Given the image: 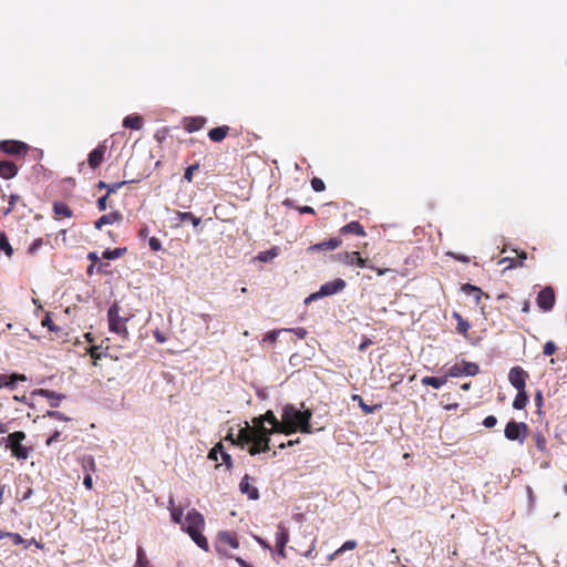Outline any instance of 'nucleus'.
I'll use <instances>...</instances> for the list:
<instances>
[{
	"mask_svg": "<svg viewBox=\"0 0 567 567\" xmlns=\"http://www.w3.org/2000/svg\"><path fill=\"white\" fill-rule=\"evenodd\" d=\"M282 430L281 433L289 435L296 432L305 434L312 433L311 419L312 411L301 410L292 404H286L281 413Z\"/></svg>",
	"mask_w": 567,
	"mask_h": 567,
	"instance_id": "obj_1",
	"label": "nucleus"
},
{
	"mask_svg": "<svg viewBox=\"0 0 567 567\" xmlns=\"http://www.w3.org/2000/svg\"><path fill=\"white\" fill-rule=\"evenodd\" d=\"M275 433L265 425H255V427L246 426L239 430L237 440L244 444H251L248 452L250 455L265 453L270 450L269 442L271 434Z\"/></svg>",
	"mask_w": 567,
	"mask_h": 567,
	"instance_id": "obj_2",
	"label": "nucleus"
},
{
	"mask_svg": "<svg viewBox=\"0 0 567 567\" xmlns=\"http://www.w3.org/2000/svg\"><path fill=\"white\" fill-rule=\"evenodd\" d=\"M107 320L110 331L125 338L127 336V328L124 319L120 316V306L115 302L107 310Z\"/></svg>",
	"mask_w": 567,
	"mask_h": 567,
	"instance_id": "obj_3",
	"label": "nucleus"
},
{
	"mask_svg": "<svg viewBox=\"0 0 567 567\" xmlns=\"http://www.w3.org/2000/svg\"><path fill=\"white\" fill-rule=\"evenodd\" d=\"M480 372V367L474 362H467L462 360L451 365L446 371V377L460 378V377H474Z\"/></svg>",
	"mask_w": 567,
	"mask_h": 567,
	"instance_id": "obj_4",
	"label": "nucleus"
},
{
	"mask_svg": "<svg viewBox=\"0 0 567 567\" xmlns=\"http://www.w3.org/2000/svg\"><path fill=\"white\" fill-rule=\"evenodd\" d=\"M528 434V426L524 422L509 421L504 430V435L509 441L523 444Z\"/></svg>",
	"mask_w": 567,
	"mask_h": 567,
	"instance_id": "obj_5",
	"label": "nucleus"
},
{
	"mask_svg": "<svg viewBox=\"0 0 567 567\" xmlns=\"http://www.w3.org/2000/svg\"><path fill=\"white\" fill-rule=\"evenodd\" d=\"M205 526L204 516L195 508L188 511L185 517V524L182 525V530L187 534L203 530Z\"/></svg>",
	"mask_w": 567,
	"mask_h": 567,
	"instance_id": "obj_6",
	"label": "nucleus"
},
{
	"mask_svg": "<svg viewBox=\"0 0 567 567\" xmlns=\"http://www.w3.org/2000/svg\"><path fill=\"white\" fill-rule=\"evenodd\" d=\"M528 378V373L522 367H513L508 373L509 383L517 391H525L526 389V380Z\"/></svg>",
	"mask_w": 567,
	"mask_h": 567,
	"instance_id": "obj_7",
	"label": "nucleus"
},
{
	"mask_svg": "<svg viewBox=\"0 0 567 567\" xmlns=\"http://www.w3.org/2000/svg\"><path fill=\"white\" fill-rule=\"evenodd\" d=\"M555 305V291L550 286L543 288L537 296V306L543 311H550Z\"/></svg>",
	"mask_w": 567,
	"mask_h": 567,
	"instance_id": "obj_8",
	"label": "nucleus"
},
{
	"mask_svg": "<svg viewBox=\"0 0 567 567\" xmlns=\"http://www.w3.org/2000/svg\"><path fill=\"white\" fill-rule=\"evenodd\" d=\"M0 151L10 155H20L28 152V145L20 141L4 140L0 142Z\"/></svg>",
	"mask_w": 567,
	"mask_h": 567,
	"instance_id": "obj_9",
	"label": "nucleus"
},
{
	"mask_svg": "<svg viewBox=\"0 0 567 567\" xmlns=\"http://www.w3.org/2000/svg\"><path fill=\"white\" fill-rule=\"evenodd\" d=\"M338 259L346 265H357L360 268H371L367 259L361 258L358 251H344L337 255Z\"/></svg>",
	"mask_w": 567,
	"mask_h": 567,
	"instance_id": "obj_10",
	"label": "nucleus"
},
{
	"mask_svg": "<svg viewBox=\"0 0 567 567\" xmlns=\"http://www.w3.org/2000/svg\"><path fill=\"white\" fill-rule=\"evenodd\" d=\"M346 288V281L341 278H337L332 281H328L320 286L318 290L321 297H329L342 291Z\"/></svg>",
	"mask_w": 567,
	"mask_h": 567,
	"instance_id": "obj_11",
	"label": "nucleus"
},
{
	"mask_svg": "<svg viewBox=\"0 0 567 567\" xmlns=\"http://www.w3.org/2000/svg\"><path fill=\"white\" fill-rule=\"evenodd\" d=\"M265 423H268L270 424L272 427L270 430H272L274 432H280L281 433V430H282V420L279 421L275 413L269 410L267 411L264 415H260L259 417H257L255 420V425H265Z\"/></svg>",
	"mask_w": 567,
	"mask_h": 567,
	"instance_id": "obj_12",
	"label": "nucleus"
},
{
	"mask_svg": "<svg viewBox=\"0 0 567 567\" xmlns=\"http://www.w3.org/2000/svg\"><path fill=\"white\" fill-rule=\"evenodd\" d=\"M105 152V144H100L92 150L87 156L89 166L93 169L97 168L104 159Z\"/></svg>",
	"mask_w": 567,
	"mask_h": 567,
	"instance_id": "obj_13",
	"label": "nucleus"
},
{
	"mask_svg": "<svg viewBox=\"0 0 567 567\" xmlns=\"http://www.w3.org/2000/svg\"><path fill=\"white\" fill-rule=\"evenodd\" d=\"M342 240L338 237L320 241L308 247L309 252L334 250L341 245Z\"/></svg>",
	"mask_w": 567,
	"mask_h": 567,
	"instance_id": "obj_14",
	"label": "nucleus"
},
{
	"mask_svg": "<svg viewBox=\"0 0 567 567\" xmlns=\"http://www.w3.org/2000/svg\"><path fill=\"white\" fill-rule=\"evenodd\" d=\"M34 395H40L47 398L52 408H58L62 400L65 399V395L62 393H56L54 391L48 389H39L33 392Z\"/></svg>",
	"mask_w": 567,
	"mask_h": 567,
	"instance_id": "obj_15",
	"label": "nucleus"
},
{
	"mask_svg": "<svg viewBox=\"0 0 567 567\" xmlns=\"http://www.w3.org/2000/svg\"><path fill=\"white\" fill-rule=\"evenodd\" d=\"M239 491L243 494H246L249 499L256 501L259 498V491L257 487L249 484V476L247 474L241 478L239 483Z\"/></svg>",
	"mask_w": 567,
	"mask_h": 567,
	"instance_id": "obj_16",
	"label": "nucleus"
},
{
	"mask_svg": "<svg viewBox=\"0 0 567 567\" xmlns=\"http://www.w3.org/2000/svg\"><path fill=\"white\" fill-rule=\"evenodd\" d=\"M18 174V167L13 162L0 161V177L3 179H11Z\"/></svg>",
	"mask_w": 567,
	"mask_h": 567,
	"instance_id": "obj_17",
	"label": "nucleus"
},
{
	"mask_svg": "<svg viewBox=\"0 0 567 567\" xmlns=\"http://www.w3.org/2000/svg\"><path fill=\"white\" fill-rule=\"evenodd\" d=\"M276 547H286L289 542V532L284 525V523H279L277 525V530L275 535Z\"/></svg>",
	"mask_w": 567,
	"mask_h": 567,
	"instance_id": "obj_18",
	"label": "nucleus"
},
{
	"mask_svg": "<svg viewBox=\"0 0 567 567\" xmlns=\"http://www.w3.org/2000/svg\"><path fill=\"white\" fill-rule=\"evenodd\" d=\"M122 219V215L120 212H112L110 214L102 215L96 221H95V228L101 229L104 225H110L115 221H120Z\"/></svg>",
	"mask_w": 567,
	"mask_h": 567,
	"instance_id": "obj_19",
	"label": "nucleus"
},
{
	"mask_svg": "<svg viewBox=\"0 0 567 567\" xmlns=\"http://www.w3.org/2000/svg\"><path fill=\"white\" fill-rule=\"evenodd\" d=\"M135 179H131V181H122V182H117V183H113V184H107L103 181H100L96 185V187L99 189H106V194L107 196H110L111 194H114L116 193L121 187H123L124 185L126 184H130V183H134Z\"/></svg>",
	"mask_w": 567,
	"mask_h": 567,
	"instance_id": "obj_20",
	"label": "nucleus"
},
{
	"mask_svg": "<svg viewBox=\"0 0 567 567\" xmlns=\"http://www.w3.org/2000/svg\"><path fill=\"white\" fill-rule=\"evenodd\" d=\"M3 440L7 442V447L13 450L16 446L22 445L21 442L25 440V433L22 431H16L10 433Z\"/></svg>",
	"mask_w": 567,
	"mask_h": 567,
	"instance_id": "obj_21",
	"label": "nucleus"
},
{
	"mask_svg": "<svg viewBox=\"0 0 567 567\" xmlns=\"http://www.w3.org/2000/svg\"><path fill=\"white\" fill-rule=\"evenodd\" d=\"M143 125V117L137 114H131L124 117L123 126L131 130H141Z\"/></svg>",
	"mask_w": 567,
	"mask_h": 567,
	"instance_id": "obj_22",
	"label": "nucleus"
},
{
	"mask_svg": "<svg viewBox=\"0 0 567 567\" xmlns=\"http://www.w3.org/2000/svg\"><path fill=\"white\" fill-rule=\"evenodd\" d=\"M340 233L342 235L354 234L358 236H364L365 231L359 221H350L349 224L341 227Z\"/></svg>",
	"mask_w": 567,
	"mask_h": 567,
	"instance_id": "obj_23",
	"label": "nucleus"
},
{
	"mask_svg": "<svg viewBox=\"0 0 567 567\" xmlns=\"http://www.w3.org/2000/svg\"><path fill=\"white\" fill-rule=\"evenodd\" d=\"M168 509L171 512L172 520L175 524L183 525V513H184V509L181 506H175L173 497H169Z\"/></svg>",
	"mask_w": 567,
	"mask_h": 567,
	"instance_id": "obj_24",
	"label": "nucleus"
},
{
	"mask_svg": "<svg viewBox=\"0 0 567 567\" xmlns=\"http://www.w3.org/2000/svg\"><path fill=\"white\" fill-rule=\"evenodd\" d=\"M27 380V377L24 374H18V373H13L11 375H6V379L4 381H2V383H0V390L3 389V388H8L10 390H13L16 389L17 386V383L19 381H25Z\"/></svg>",
	"mask_w": 567,
	"mask_h": 567,
	"instance_id": "obj_25",
	"label": "nucleus"
},
{
	"mask_svg": "<svg viewBox=\"0 0 567 567\" xmlns=\"http://www.w3.org/2000/svg\"><path fill=\"white\" fill-rule=\"evenodd\" d=\"M205 123H206L205 117H202V116L189 117L187 120V124L185 125V130L188 133H194V132H197L200 128H203Z\"/></svg>",
	"mask_w": 567,
	"mask_h": 567,
	"instance_id": "obj_26",
	"label": "nucleus"
},
{
	"mask_svg": "<svg viewBox=\"0 0 567 567\" xmlns=\"http://www.w3.org/2000/svg\"><path fill=\"white\" fill-rule=\"evenodd\" d=\"M229 131V127L224 125V126H217V127H214L212 128L209 132H208V137L213 141V142H221L227 133Z\"/></svg>",
	"mask_w": 567,
	"mask_h": 567,
	"instance_id": "obj_27",
	"label": "nucleus"
},
{
	"mask_svg": "<svg viewBox=\"0 0 567 567\" xmlns=\"http://www.w3.org/2000/svg\"><path fill=\"white\" fill-rule=\"evenodd\" d=\"M447 381V377L445 375L444 378H437V377H424L422 378L421 380V383L423 385H429V386H432L434 389H440L442 388Z\"/></svg>",
	"mask_w": 567,
	"mask_h": 567,
	"instance_id": "obj_28",
	"label": "nucleus"
},
{
	"mask_svg": "<svg viewBox=\"0 0 567 567\" xmlns=\"http://www.w3.org/2000/svg\"><path fill=\"white\" fill-rule=\"evenodd\" d=\"M174 213L176 215V219L179 223H182V221H190L194 227L199 226V224L202 223V219L199 217L194 216L189 212H174Z\"/></svg>",
	"mask_w": 567,
	"mask_h": 567,
	"instance_id": "obj_29",
	"label": "nucleus"
},
{
	"mask_svg": "<svg viewBox=\"0 0 567 567\" xmlns=\"http://www.w3.org/2000/svg\"><path fill=\"white\" fill-rule=\"evenodd\" d=\"M278 255H279V248L278 247H272V248H270L268 250L260 251L256 256V259L261 261V262H269L274 258H276Z\"/></svg>",
	"mask_w": 567,
	"mask_h": 567,
	"instance_id": "obj_30",
	"label": "nucleus"
},
{
	"mask_svg": "<svg viewBox=\"0 0 567 567\" xmlns=\"http://www.w3.org/2000/svg\"><path fill=\"white\" fill-rule=\"evenodd\" d=\"M203 530L188 534L193 542L203 550L208 551L209 546L207 538L202 534Z\"/></svg>",
	"mask_w": 567,
	"mask_h": 567,
	"instance_id": "obj_31",
	"label": "nucleus"
},
{
	"mask_svg": "<svg viewBox=\"0 0 567 567\" xmlns=\"http://www.w3.org/2000/svg\"><path fill=\"white\" fill-rule=\"evenodd\" d=\"M528 402V395L526 390L525 391H517V394L513 401V408L515 410H523Z\"/></svg>",
	"mask_w": 567,
	"mask_h": 567,
	"instance_id": "obj_32",
	"label": "nucleus"
},
{
	"mask_svg": "<svg viewBox=\"0 0 567 567\" xmlns=\"http://www.w3.org/2000/svg\"><path fill=\"white\" fill-rule=\"evenodd\" d=\"M218 539H219V542L229 545L231 548H238L239 547V542L236 538V536H234L233 534H230L228 532H220L218 534Z\"/></svg>",
	"mask_w": 567,
	"mask_h": 567,
	"instance_id": "obj_33",
	"label": "nucleus"
},
{
	"mask_svg": "<svg viewBox=\"0 0 567 567\" xmlns=\"http://www.w3.org/2000/svg\"><path fill=\"white\" fill-rule=\"evenodd\" d=\"M453 318L456 319L457 326L456 330L458 333L465 334L467 330L471 328V324L467 320H465L458 312H453Z\"/></svg>",
	"mask_w": 567,
	"mask_h": 567,
	"instance_id": "obj_34",
	"label": "nucleus"
},
{
	"mask_svg": "<svg viewBox=\"0 0 567 567\" xmlns=\"http://www.w3.org/2000/svg\"><path fill=\"white\" fill-rule=\"evenodd\" d=\"M352 400L357 401L359 403V406L361 408L362 412L365 414H371L378 409H380V405H368L364 403L363 399L359 394H353Z\"/></svg>",
	"mask_w": 567,
	"mask_h": 567,
	"instance_id": "obj_35",
	"label": "nucleus"
},
{
	"mask_svg": "<svg viewBox=\"0 0 567 567\" xmlns=\"http://www.w3.org/2000/svg\"><path fill=\"white\" fill-rule=\"evenodd\" d=\"M53 212L55 215H59V216H65V217L72 216V210L70 209V207L62 202L54 203Z\"/></svg>",
	"mask_w": 567,
	"mask_h": 567,
	"instance_id": "obj_36",
	"label": "nucleus"
},
{
	"mask_svg": "<svg viewBox=\"0 0 567 567\" xmlns=\"http://www.w3.org/2000/svg\"><path fill=\"white\" fill-rule=\"evenodd\" d=\"M126 251L125 247H117L115 249H106L103 251L102 256L104 259L114 260L120 258Z\"/></svg>",
	"mask_w": 567,
	"mask_h": 567,
	"instance_id": "obj_37",
	"label": "nucleus"
},
{
	"mask_svg": "<svg viewBox=\"0 0 567 567\" xmlns=\"http://www.w3.org/2000/svg\"><path fill=\"white\" fill-rule=\"evenodd\" d=\"M12 451V456H14L18 460H27L30 456V447H27L24 445L16 446Z\"/></svg>",
	"mask_w": 567,
	"mask_h": 567,
	"instance_id": "obj_38",
	"label": "nucleus"
},
{
	"mask_svg": "<svg viewBox=\"0 0 567 567\" xmlns=\"http://www.w3.org/2000/svg\"><path fill=\"white\" fill-rule=\"evenodd\" d=\"M136 556H137V559H136L137 567H152L146 557V553L143 549V547H141V546L137 547Z\"/></svg>",
	"mask_w": 567,
	"mask_h": 567,
	"instance_id": "obj_39",
	"label": "nucleus"
},
{
	"mask_svg": "<svg viewBox=\"0 0 567 567\" xmlns=\"http://www.w3.org/2000/svg\"><path fill=\"white\" fill-rule=\"evenodd\" d=\"M0 250L3 251L8 257H11L13 255V248L10 245L8 237L3 231L0 237Z\"/></svg>",
	"mask_w": 567,
	"mask_h": 567,
	"instance_id": "obj_40",
	"label": "nucleus"
},
{
	"mask_svg": "<svg viewBox=\"0 0 567 567\" xmlns=\"http://www.w3.org/2000/svg\"><path fill=\"white\" fill-rule=\"evenodd\" d=\"M534 440H535L536 447L540 452H545L546 446H547V441H546L545 436L540 432H537L534 434Z\"/></svg>",
	"mask_w": 567,
	"mask_h": 567,
	"instance_id": "obj_41",
	"label": "nucleus"
},
{
	"mask_svg": "<svg viewBox=\"0 0 567 567\" xmlns=\"http://www.w3.org/2000/svg\"><path fill=\"white\" fill-rule=\"evenodd\" d=\"M461 290L466 295H483V291L477 286H474L472 284H464L461 287Z\"/></svg>",
	"mask_w": 567,
	"mask_h": 567,
	"instance_id": "obj_42",
	"label": "nucleus"
},
{
	"mask_svg": "<svg viewBox=\"0 0 567 567\" xmlns=\"http://www.w3.org/2000/svg\"><path fill=\"white\" fill-rule=\"evenodd\" d=\"M310 184L312 189L317 193L323 192L326 188L324 182L319 177H313Z\"/></svg>",
	"mask_w": 567,
	"mask_h": 567,
	"instance_id": "obj_43",
	"label": "nucleus"
},
{
	"mask_svg": "<svg viewBox=\"0 0 567 567\" xmlns=\"http://www.w3.org/2000/svg\"><path fill=\"white\" fill-rule=\"evenodd\" d=\"M224 446L221 443H217L208 453V457L213 461H217L218 456L221 454Z\"/></svg>",
	"mask_w": 567,
	"mask_h": 567,
	"instance_id": "obj_44",
	"label": "nucleus"
},
{
	"mask_svg": "<svg viewBox=\"0 0 567 567\" xmlns=\"http://www.w3.org/2000/svg\"><path fill=\"white\" fill-rule=\"evenodd\" d=\"M65 437H62V433L60 431H54L47 440L45 444L48 446L52 445L53 443L61 442Z\"/></svg>",
	"mask_w": 567,
	"mask_h": 567,
	"instance_id": "obj_45",
	"label": "nucleus"
},
{
	"mask_svg": "<svg viewBox=\"0 0 567 567\" xmlns=\"http://www.w3.org/2000/svg\"><path fill=\"white\" fill-rule=\"evenodd\" d=\"M284 331H287V329H284ZM282 332V330H272V331H269L265 338H264V341L265 342H268V343H275L277 341V338L279 336V333Z\"/></svg>",
	"mask_w": 567,
	"mask_h": 567,
	"instance_id": "obj_46",
	"label": "nucleus"
},
{
	"mask_svg": "<svg viewBox=\"0 0 567 567\" xmlns=\"http://www.w3.org/2000/svg\"><path fill=\"white\" fill-rule=\"evenodd\" d=\"M47 415L50 416V417H53V419H56L59 421H63V422H69L71 419L69 416H66L65 414L59 412V411H54V410H50L47 412Z\"/></svg>",
	"mask_w": 567,
	"mask_h": 567,
	"instance_id": "obj_47",
	"label": "nucleus"
},
{
	"mask_svg": "<svg viewBox=\"0 0 567 567\" xmlns=\"http://www.w3.org/2000/svg\"><path fill=\"white\" fill-rule=\"evenodd\" d=\"M357 547V542L355 540H347L342 544V546L340 548H338L336 550V554H341L346 550H351V549H354Z\"/></svg>",
	"mask_w": 567,
	"mask_h": 567,
	"instance_id": "obj_48",
	"label": "nucleus"
},
{
	"mask_svg": "<svg viewBox=\"0 0 567 567\" xmlns=\"http://www.w3.org/2000/svg\"><path fill=\"white\" fill-rule=\"evenodd\" d=\"M199 168V164H194V165H190L188 166L186 169H185V173H184V178L187 181V182H192L193 181V174L195 171H197Z\"/></svg>",
	"mask_w": 567,
	"mask_h": 567,
	"instance_id": "obj_49",
	"label": "nucleus"
},
{
	"mask_svg": "<svg viewBox=\"0 0 567 567\" xmlns=\"http://www.w3.org/2000/svg\"><path fill=\"white\" fill-rule=\"evenodd\" d=\"M148 246L150 248L153 250V251H159L162 250V243L158 238L156 237H151L148 239Z\"/></svg>",
	"mask_w": 567,
	"mask_h": 567,
	"instance_id": "obj_50",
	"label": "nucleus"
},
{
	"mask_svg": "<svg viewBox=\"0 0 567 567\" xmlns=\"http://www.w3.org/2000/svg\"><path fill=\"white\" fill-rule=\"evenodd\" d=\"M557 347L556 344L553 342V341H547L545 344H544V354L545 355H551L555 353Z\"/></svg>",
	"mask_w": 567,
	"mask_h": 567,
	"instance_id": "obj_51",
	"label": "nucleus"
},
{
	"mask_svg": "<svg viewBox=\"0 0 567 567\" xmlns=\"http://www.w3.org/2000/svg\"><path fill=\"white\" fill-rule=\"evenodd\" d=\"M43 245V240L41 238H38L33 240V243L29 246V254H35Z\"/></svg>",
	"mask_w": 567,
	"mask_h": 567,
	"instance_id": "obj_52",
	"label": "nucleus"
},
{
	"mask_svg": "<svg viewBox=\"0 0 567 567\" xmlns=\"http://www.w3.org/2000/svg\"><path fill=\"white\" fill-rule=\"evenodd\" d=\"M42 326L48 327L50 331H58L59 328L52 322V319L47 315L42 320Z\"/></svg>",
	"mask_w": 567,
	"mask_h": 567,
	"instance_id": "obj_53",
	"label": "nucleus"
},
{
	"mask_svg": "<svg viewBox=\"0 0 567 567\" xmlns=\"http://www.w3.org/2000/svg\"><path fill=\"white\" fill-rule=\"evenodd\" d=\"M497 423V419L496 416L494 415H487L484 420H483V425L487 429H491V427H494Z\"/></svg>",
	"mask_w": 567,
	"mask_h": 567,
	"instance_id": "obj_54",
	"label": "nucleus"
},
{
	"mask_svg": "<svg viewBox=\"0 0 567 567\" xmlns=\"http://www.w3.org/2000/svg\"><path fill=\"white\" fill-rule=\"evenodd\" d=\"M107 197H109L107 195H104V196H102V197H100L97 199L96 205H97V208H99L100 212L106 210V208H107Z\"/></svg>",
	"mask_w": 567,
	"mask_h": 567,
	"instance_id": "obj_55",
	"label": "nucleus"
},
{
	"mask_svg": "<svg viewBox=\"0 0 567 567\" xmlns=\"http://www.w3.org/2000/svg\"><path fill=\"white\" fill-rule=\"evenodd\" d=\"M220 457L227 467H231V465H233L231 456L225 450L221 451Z\"/></svg>",
	"mask_w": 567,
	"mask_h": 567,
	"instance_id": "obj_56",
	"label": "nucleus"
},
{
	"mask_svg": "<svg viewBox=\"0 0 567 567\" xmlns=\"http://www.w3.org/2000/svg\"><path fill=\"white\" fill-rule=\"evenodd\" d=\"M9 538L12 539L14 545H21V544L25 543V540L22 538V536L18 533H11Z\"/></svg>",
	"mask_w": 567,
	"mask_h": 567,
	"instance_id": "obj_57",
	"label": "nucleus"
},
{
	"mask_svg": "<svg viewBox=\"0 0 567 567\" xmlns=\"http://www.w3.org/2000/svg\"><path fill=\"white\" fill-rule=\"evenodd\" d=\"M321 295L319 293V291H316V292H312L310 293L306 299H305V303L308 305L312 301H316V300H319L321 299Z\"/></svg>",
	"mask_w": 567,
	"mask_h": 567,
	"instance_id": "obj_58",
	"label": "nucleus"
},
{
	"mask_svg": "<svg viewBox=\"0 0 567 567\" xmlns=\"http://www.w3.org/2000/svg\"><path fill=\"white\" fill-rule=\"evenodd\" d=\"M288 331L293 332L299 339H303L307 336V330L305 328H295L289 329Z\"/></svg>",
	"mask_w": 567,
	"mask_h": 567,
	"instance_id": "obj_59",
	"label": "nucleus"
},
{
	"mask_svg": "<svg viewBox=\"0 0 567 567\" xmlns=\"http://www.w3.org/2000/svg\"><path fill=\"white\" fill-rule=\"evenodd\" d=\"M316 543H317V540H316V538H313L311 540V545H310L309 549L303 553V556L306 558H311L313 556V551H315V548H316Z\"/></svg>",
	"mask_w": 567,
	"mask_h": 567,
	"instance_id": "obj_60",
	"label": "nucleus"
},
{
	"mask_svg": "<svg viewBox=\"0 0 567 567\" xmlns=\"http://www.w3.org/2000/svg\"><path fill=\"white\" fill-rule=\"evenodd\" d=\"M296 209L300 214H311V215L315 214V209L311 206H298V207H296Z\"/></svg>",
	"mask_w": 567,
	"mask_h": 567,
	"instance_id": "obj_61",
	"label": "nucleus"
},
{
	"mask_svg": "<svg viewBox=\"0 0 567 567\" xmlns=\"http://www.w3.org/2000/svg\"><path fill=\"white\" fill-rule=\"evenodd\" d=\"M449 256L453 257L454 259L462 261V262H468L470 258L465 255H460L455 252H449Z\"/></svg>",
	"mask_w": 567,
	"mask_h": 567,
	"instance_id": "obj_62",
	"label": "nucleus"
},
{
	"mask_svg": "<svg viewBox=\"0 0 567 567\" xmlns=\"http://www.w3.org/2000/svg\"><path fill=\"white\" fill-rule=\"evenodd\" d=\"M372 344V340L369 338H364L362 342L359 344L360 351H365Z\"/></svg>",
	"mask_w": 567,
	"mask_h": 567,
	"instance_id": "obj_63",
	"label": "nucleus"
},
{
	"mask_svg": "<svg viewBox=\"0 0 567 567\" xmlns=\"http://www.w3.org/2000/svg\"><path fill=\"white\" fill-rule=\"evenodd\" d=\"M83 485L87 488V489H91L92 486H93V480H92V476L90 474H86L83 478Z\"/></svg>",
	"mask_w": 567,
	"mask_h": 567,
	"instance_id": "obj_64",
	"label": "nucleus"
}]
</instances>
